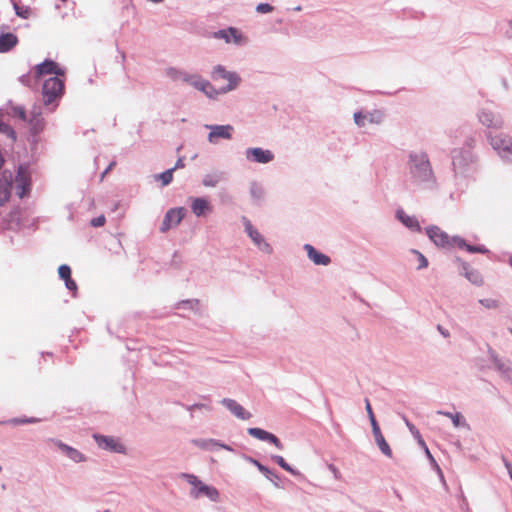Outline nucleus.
Segmentation results:
<instances>
[{"label": "nucleus", "instance_id": "obj_1", "mask_svg": "<svg viewBox=\"0 0 512 512\" xmlns=\"http://www.w3.org/2000/svg\"><path fill=\"white\" fill-rule=\"evenodd\" d=\"M408 169L411 183L420 189L433 190L437 180L428 154L424 151H412L408 155Z\"/></svg>", "mask_w": 512, "mask_h": 512}, {"label": "nucleus", "instance_id": "obj_2", "mask_svg": "<svg viewBox=\"0 0 512 512\" xmlns=\"http://www.w3.org/2000/svg\"><path fill=\"white\" fill-rule=\"evenodd\" d=\"M426 234L429 239L437 246L443 249H452L458 247L465 249L469 253L488 254L490 251L484 245H470L460 236L450 237L445 231L438 226L432 225L426 228Z\"/></svg>", "mask_w": 512, "mask_h": 512}, {"label": "nucleus", "instance_id": "obj_3", "mask_svg": "<svg viewBox=\"0 0 512 512\" xmlns=\"http://www.w3.org/2000/svg\"><path fill=\"white\" fill-rule=\"evenodd\" d=\"M451 157L455 175L467 177L477 171L479 157L474 151L456 148Z\"/></svg>", "mask_w": 512, "mask_h": 512}, {"label": "nucleus", "instance_id": "obj_4", "mask_svg": "<svg viewBox=\"0 0 512 512\" xmlns=\"http://www.w3.org/2000/svg\"><path fill=\"white\" fill-rule=\"evenodd\" d=\"M486 139L499 155L508 163H512V137L505 133L493 134L491 131L485 133Z\"/></svg>", "mask_w": 512, "mask_h": 512}, {"label": "nucleus", "instance_id": "obj_5", "mask_svg": "<svg viewBox=\"0 0 512 512\" xmlns=\"http://www.w3.org/2000/svg\"><path fill=\"white\" fill-rule=\"evenodd\" d=\"M180 477L193 486L190 491V496L192 498L199 499L201 497H207L213 502H217L219 500L218 490L213 486L203 483L197 476L189 473H182Z\"/></svg>", "mask_w": 512, "mask_h": 512}, {"label": "nucleus", "instance_id": "obj_6", "mask_svg": "<svg viewBox=\"0 0 512 512\" xmlns=\"http://www.w3.org/2000/svg\"><path fill=\"white\" fill-rule=\"evenodd\" d=\"M64 92V81L59 77L46 79L42 86L43 102L46 106L60 99Z\"/></svg>", "mask_w": 512, "mask_h": 512}, {"label": "nucleus", "instance_id": "obj_7", "mask_svg": "<svg viewBox=\"0 0 512 512\" xmlns=\"http://www.w3.org/2000/svg\"><path fill=\"white\" fill-rule=\"evenodd\" d=\"M211 77L214 80L225 79L228 81L226 86L221 87V92L233 91L239 86L241 82V78L236 72L227 71L222 65H216L213 68Z\"/></svg>", "mask_w": 512, "mask_h": 512}, {"label": "nucleus", "instance_id": "obj_8", "mask_svg": "<svg viewBox=\"0 0 512 512\" xmlns=\"http://www.w3.org/2000/svg\"><path fill=\"white\" fill-rule=\"evenodd\" d=\"M479 122L488 129L499 130L504 126V120L501 114L490 109L482 108L477 113Z\"/></svg>", "mask_w": 512, "mask_h": 512}, {"label": "nucleus", "instance_id": "obj_9", "mask_svg": "<svg viewBox=\"0 0 512 512\" xmlns=\"http://www.w3.org/2000/svg\"><path fill=\"white\" fill-rule=\"evenodd\" d=\"M93 438L98 447L113 453L125 454L126 447L120 440L114 436H106L101 434H93Z\"/></svg>", "mask_w": 512, "mask_h": 512}, {"label": "nucleus", "instance_id": "obj_10", "mask_svg": "<svg viewBox=\"0 0 512 512\" xmlns=\"http://www.w3.org/2000/svg\"><path fill=\"white\" fill-rule=\"evenodd\" d=\"M165 74L172 81H180L183 83H187L195 89L201 79V76L199 74H191L185 70L178 69L175 67L167 68Z\"/></svg>", "mask_w": 512, "mask_h": 512}, {"label": "nucleus", "instance_id": "obj_11", "mask_svg": "<svg viewBox=\"0 0 512 512\" xmlns=\"http://www.w3.org/2000/svg\"><path fill=\"white\" fill-rule=\"evenodd\" d=\"M15 184L16 194L19 198H24L30 193V176L28 175L27 169L23 166H19L15 178H13V185Z\"/></svg>", "mask_w": 512, "mask_h": 512}, {"label": "nucleus", "instance_id": "obj_12", "mask_svg": "<svg viewBox=\"0 0 512 512\" xmlns=\"http://www.w3.org/2000/svg\"><path fill=\"white\" fill-rule=\"evenodd\" d=\"M245 231L248 234V236L251 238L252 242L264 253L271 254L273 249L271 245L266 242L264 237L259 233V231L253 227L251 222L246 218H242Z\"/></svg>", "mask_w": 512, "mask_h": 512}, {"label": "nucleus", "instance_id": "obj_13", "mask_svg": "<svg viewBox=\"0 0 512 512\" xmlns=\"http://www.w3.org/2000/svg\"><path fill=\"white\" fill-rule=\"evenodd\" d=\"M186 211L183 207L169 209L160 226V232L165 233L173 227H176L185 217Z\"/></svg>", "mask_w": 512, "mask_h": 512}, {"label": "nucleus", "instance_id": "obj_14", "mask_svg": "<svg viewBox=\"0 0 512 512\" xmlns=\"http://www.w3.org/2000/svg\"><path fill=\"white\" fill-rule=\"evenodd\" d=\"M245 156L248 161L260 164L269 163L274 159V154L271 150L260 147L246 149Z\"/></svg>", "mask_w": 512, "mask_h": 512}, {"label": "nucleus", "instance_id": "obj_15", "mask_svg": "<svg viewBox=\"0 0 512 512\" xmlns=\"http://www.w3.org/2000/svg\"><path fill=\"white\" fill-rule=\"evenodd\" d=\"M50 441L72 462L82 463L87 461L86 455L78 449L71 447L58 439H50Z\"/></svg>", "mask_w": 512, "mask_h": 512}, {"label": "nucleus", "instance_id": "obj_16", "mask_svg": "<svg viewBox=\"0 0 512 512\" xmlns=\"http://www.w3.org/2000/svg\"><path fill=\"white\" fill-rule=\"evenodd\" d=\"M13 189V174L4 170L0 177V206L5 205L11 197Z\"/></svg>", "mask_w": 512, "mask_h": 512}, {"label": "nucleus", "instance_id": "obj_17", "mask_svg": "<svg viewBox=\"0 0 512 512\" xmlns=\"http://www.w3.org/2000/svg\"><path fill=\"white\" fill-rule=\"evenodd\" d=\"M35 77L40 78L43 75L54 74V77L64 76L65 70L50 59L44 60L42 63L35 66Z\"/></svg>", "mask_w": 512, "mask_h": 512}, {"label": "nucleus", "instance_id": "obj_18", "mask_svg": "<svg viewBox=\"0 0 512 512\" xmlns=\"http://www.w3.org/2000/svg\"><path fill=\"white\" fill-rule=\"evenodd\" d=\"M190 207L196 217H206L213 211V206L205 197H190Z\"/></svg>", "mask_w": 512, "mask_h": 512}, {"label": "nucleus", "instance_id": "obj_19", "mask_svg": "<svg viewBox=\"0 0 512 512\" xmlns=\"http://www.w3.org/2000/svg\"><path fill=\"white\" fill-rule=\"evenodd\" d=\"M206 128L210 129L208 134V141L210 143H216L217 138L231 139L233 126L227 125H206Z\"/></svg>", "mask_w": 512, "mask_h": 512}, {"label": "nucleus", "instance_id": "obj_20", "mask_svg": "<svg viewBox=\"0 0 512 512\" xmlns=\"http://www.w3.org/2000/svg\"><path fill=\"white\" fill-rule=\"evenodd\" d=\"M220 403L238 419L248 420L252 417V414L234 399L223 398Z\"/></svg>", "mask_w": 512, "mask_h": 512}, {"label": "nucleus", "instance_id": "obj_21", "mask_svg": "<svg viewBox=\"0 0 512 512\" xmlns=\"http://www.w3.org/2000/svg\"><path fill=\"white\" fill-rule=\"evenodd\" d=\"M247 432L250 436H252L258 440L266 441V442L273 444L279 450L283 449V444L279 440V438L264 429L252 427V428H248Z\"/></svg>", "mask_w": 512, "mask_h": 512}, {"label": "nucleus", "instance_id": "obj_22", "mask_svg": "<svg viewBox=\"0 0 512 512\" xmlns=\"http://www.w3.org/2000/svg\"><path fill=\"white\" fill-rule=\"evenodd\" d=\"M491 359L501 377L512 383V363L501 360L494 352H491Z\"/></svg>", "mask_w": 512, "mask_h": 512}, {"label": "nucleus", "instance_id": "obj_23", "mask_svg": "<svg viewBox=\"0 0 512 512\" xmlns=\"http://www.w3.org/2000/svg\"><path fill=\"white\" fill-rule=\"evenodd\" d=\"M383 115L379 111H374L371 113H362L355 112L354 113V122L358 127H364L367 122L379 124L382 122Z\"/></svg>", "mask_w": 512, "mask_h": 512}, {"label": "nucleus", "instance_id": "obj_24", "mask_svg": "<svg viewBox=\"0 0 512 512\" xmlns=\"http://www.w3.org/2000/svg\"><path fill=\"white\" fill-rule=\"evenodd\" d=\"M214 38L223 39L226 43L233 42L237 45L241 44L242 41V35L234 27H229L227 29H221L214 32Z\"/></svg>", "mask_w": 512, "mask_h": 512}, {"label": "nucleus", "instance_id": "obj_25", "mask_svg": "<svg viewBox=\"0 0 512 512\" xmlns=\"http://www.w3.org/2000/svg\"><path fill=\"white\" fill-rule=\"evenodd\" d=\"M372 433L374 436L375 443L378 446V448L380 449V451L388 458H392V456H393L392 450H391L389 444L387 443V441L385 440V438L381 432V429L379 427V424H375L374 426H372Z\"/></svg>", "mask_w": 512, "mask_h": 512}, {"label": "nucleus", "instance_id": "obj_26", "mask_svg": "<svg viewBox=\"0 0 512 512\" xmlns=\"http://www.w3.org/2000/svg\"><path fill=\"white\" fill-rule=\"evenodd\" d=\"M304 250L307 252L308 258L315 264V265H323L327 266L330 264L331 259L329 256L317 251L311 244H305Z\"/></svg>", "mask_w": 512, "mask_h": 512}, {"label": "nucleus", "instance_id": "obj_27", "mask_svg": "<svg viewBox=\"0 0 512 512\" xmlns=\"http://www.w3.org/2000/svg\"><path fill=\"white\" fill-rule=\"evenodd\" d=\"M196 90L203 92L208 98L216 99L220 94H226L227 92H221L220 89H216L208 80L201 77Z\"/></svg>", "mask_w": 512, "mask_h": 512}, {"label": "nucleus", "instance_id": "obj_28", "mask_svg": "<svg viewBox=\"0 0 512 512\" xmlns=\"http://www.w3.org/2000/svg\"><path fill=\"white\" fill-rule=\"evenodd\" d=\"M192 443L204 450H212L215 447H219L228 451H233V449L224 443H221L220 441L216 439H194Z\"/></svg>", "mask_w": 512, "mask_h": 512}, {"label": "nucleus", "instance_id": "obj_29", "mask_svg": "<svg viewBox=\"0 0 512 512\" xmlns=\"http://www.w3.org/2000/svg\"><path fill=\"white\" fill-rule=\"evenodd\" d=\"M396 217L401 221V223L406 226L408 229L412 231H421V226L419 221L415 216L407 215L402 209H398L396 211Z\"/></svg>", "mask_w": 512, "mask_h": 512}, {"label": "nucleus", "instance_id": "obj_30", "mask_svg": "<svg viewBox=\"0 0 512 512\" xmlns=\"http://www.w3.org/2000/svg\"><path fill=\"white\" fill-rule=\"evenodd\" d=\"M30 130L32 134L37 135L41 133L45 127V121L40 111L34 109L31 112V118L29 119Z\"/></svg>", "mask_w": 512, "mask_h": 512}, {"label": "nucleus", "instance_id": "obj_31", "mask_svg": "<svg viewBox=\"0 0 512 512\" xmlns=\"http://www.w3.org/2000/svg\"><path fill=\"white\" fill-rule=\"evenodd\" d=\"M18 43V38L13 33H5L0 36V53L10 51Z\"/></svg>", "mask_w": 512, "mask_h": 512}, {"label": "nucleus", "instance_id": "obj_32", "mask_svg": "<svg viewBox=\"0 0 512 512\" xmlns=\"http://www.w3.org/2000/svg\"><path fill=\"white\" fill-rule=\"evenodd\" d=\"M437 413L450 418L455 427L468 426L466 420L464 419L463 415L460 412L451 413L447 411H438Z\"/></svg>", "mask_w": 512, "mask_h": 512}, {"label": "nucleus", "instance_id": "obj_33", "mask_svg": "<svg viewBox=\"0 0 512 512\" xmlns=\"http://www.w3.org/2000/svg\"><path fill=\"white\" fill-rule=\"evenodd\" d=\"M38 79L39 78L35 77V73L31 74L30 72H28L19 77V82L26 87L36 89L38 85Z\"/></svg>", "mask_w": 512, "mask_h": 512}, {"label": "nucleus", "instance_id": "obj_34", "mask_svg": "<svg viewBox=\"0 0 512 512\" xmlns=\"http://www.w3.org/2000/svg\"><path fill=\"white\" fill-rule=\"evenodd\" d=\"M246 459H247V461H249L250 463L255 465L257 467V469L261 473H263L269 480H272L271 476L275 477L276 479L279 478L277 474H275L273 471H271L268 467L261 464L258 460L254 459L252 457H247Z\"/></svg>", "mask_w": 512, "mask_h": 512}, {"label": "nucleus", "instance_id": "obj_35", "mask_svg": "<svg viewBox=\"0 0 512 512\" xmlns=\"http://www.w3.org/2000/svg\"><path fill=\"white\" fill-rule=\"evenodd\" d=\"M250 194L254 200L261 201L265 195V190L259 183L252 182L250 184Z\"/></svg>", "mask_w": 512, "mask_h": 512}, {"label": "nucleus", "instance_id": "obj_36", "mask_svg": "<svg viewBox=\"0 0 512 512\" xmlns=\"http://www.w3.org/2000/svg\"><path fill=\"white\" fill-rule=\"evenodd\" d=\"M222 178V173L206 174L202 179L205 187H215Z\"/></svg>", "mask_w": 512, "mask_h": 512}, {"label": "nucleus", "instance_id": "obj_37", "mask_svg": "<svg viewBox=\"0 0 512 512\" xmlns=\"http://www.w3.org/2000/svg\"><path fill=\"white\" fill-rule=\"evenodd\" d=\"M9 227H19L21 224V209L19 207L14 208L9 215Z\"/></svg>", "mask_w": 512, "mask_h": 512}, {"label": "nucleus", "instance_id": "obj_38", "mask_svg": "<svg viewBox=\"0 0 512 512\" xmlns=\"http://www.w3.org/2000/svg\"><path fill=\"white\" fill-rule=\"evenodd\" d=\"M404 421L413 437L417 440V443L420 446H425V441L423 440L419 430L415 427V425L412 424L406 417H404Z\"/></svg>", "mask_w": 512, "mask_h": 512}, {"label": "nucleus", "instance_id": "obj_39", "mask_svg": "<svg viewBox=\"0 0 512 512\" xmlns=\"http://www.w3.org/2000/svg\"><path fill=\"white\" fill-rule=\"evenodd\" d=\"M465 277L473 284L481 285L483 280L481 274L475 270L471 269L465 273Z\"/></svg>", "mask_w": 512, "mask_h": 512}, {"label": "nucleus", "instance_id": "obj_40", "mask_svg": "<svg viewBox=\"0 0 512 512\" xmlns=\"http://www.w3.org/2000/svg\"><path fill=\"white\" fill-rule=\"evenodd\" d=\"M173 172L174 169H167L166 171L162 172L161 174L156 175L157 179H160L163 186L169 185L173 180Z\"/></svg>", "mask_w": 512, "mask_h": 512}, {"label": "nucleus", "instance_id": "obj_41", "mask_svg": "<svg viewBox=\"0 0 512 512\" xmlns=\"http://www.w3.org/2000/svg\"><path fill=\"white\" fill-rule=\"evenodd\" d=\"M11 2L13 3V7H14V10H15V13L17 16H19L23 19H27L30 16V9L28 7H25V8L20 7L15 2V0H11Z\"/></svg>", "mask_w": 512, "mask_h": 512}, {"label": "nucleus", "instance_id": "obj_42", "mask_svg": "<svg viewBox=\"0 0 512 512\" xmlns=\"http://www.w3.org/2000/svg\"><path fill=\"white\" fill-rule=\"evenodd\" d=\"M479 303L486 309H497L500 306V302L493 298L480 299Z\"/></svg>", "mask_w": 512, "mask_h": 512}, {"label": "nucleus", "instance_id": "obj_43", "mask_svg": "<svg viewBox=\"0 0 512 512\" xmlns=\"http://www.w3.org/2000/svg\"><path fill=\"white\" fill-rule=\"evenodd\" d=\"M412 253L417 255L419 261V265L417 267L418 270H422L428 267V260L421 252H419L418 250H412Z\"/></svg>", "mask_w": 512, "mask_h": 512}, {"label": "nucleus", "instance_id": "obj_44", "mask_svg": "<svg viewBox=\"0 0 512 512\" xmlns=\"http://www.w3.org/2000/svg\"><path fill=\"white\" fill-rule=\"evenodd\" d=\"M421 447L424 449L425 454H426L427 458L429 459L430 463L435 467V469L437 470V472L440 474L441 478L443 479L442 471H441L439 465L437 464L436 460L434 459V457L430 453L427 445L425 444V446H421Z\"/></svg>", "mask_w": 512, "mask_h": 512}, {"label": "nucleus", "instance_id": "obj_45", "mask_svg": "<svg viewBox=\"0 0 512 512\" xmlns=\"http://www.w3.org/2000/svg\"><path fill=\"white\" fill-rule=\"evenodd\" d=\"M58 274L63 280L69 279L71 278V268L68 265L63 264L58 268Z\"/></svg>", "mask_w": 512, "mask_h": 512}, {"label": "nucleus", "instance_id": "obj_46", "mask_svg": "<svg viewBox=\"0 0 512 512\" xmlns=\"http://www.w3.org/2000/svg\"><path fill=\"white\" fill-rule=\"evenodd\" d=\"M476 137L475 136H468L466 137V139L464 140V143H463V146L460 148V149H466V150H471L473 151V149L475 148L476 146Z\"/></svg>", "mask_w": 512, "mask_h": 512}, {"label": "nucleus", "instance_id": "obj_47", "mask_svg": "<svg viewBox=\"0 0 512 512\" xmlns=\"http://www.w3.org/2000/svg\"><path fill=\"white\" fill-rule=\"evenodd\" d=\"M365 409L368 414V417H369V420L371 423V427L374 426L375 424H378V422L376 421L375 415L373 413L371 404L368 399H365Z\"/></svg>", "mask_w": 512, "mask_h": 512}, {"label": "nucleus", "instance_id": "obj_48", "mask_svg": "<svg viewBox=\"0 0 512 512\" xmlns=\"http://www.w3.org/2000/svg\"><path fill=\"white\" fill-rule=\"evenodd\" d=\"M12 115L19 117L23 121H25L27 118L26 111L23 106H13Z\"/></svg>", "mask_w": 512, "mask_h": 512}, {"label": "nucleus", "instance_id": "obj_49", "mask_svg": "<svg viewBox=\"0 0 512 512\" xmlns=\"http://www.w3.org/2000/svg\"><path fill=\"white\" fill-rule=\"evenodd\" d=\"M273 9H274V8H273V6H271V5H270V4H268V3H260V4H258V5H257V7H256V11H257L258 13H263V14H265V13H270V12H272V11H273Z\"/></svg>", "mask_w": 512, "mask_h": 512}, {"label": "nucleus", "instance_id": "obj_50", "mask_svg": "<svg viewBox=\"0 0 512 512\" xmlns=\"http://www.w3.org/2000/svg\"><path fill=\"white\" fill-rule=\"evenodd\" d=\"M106 219L104 215H99L90 221V225L93 227H101L105 224Z\"/></svg>", "mask_w": 512, "mask_h": 512}, {"label": "nucleus", "instance_id": "obj_51", "mask_svg": "<svg viewBox=\"0 0 512 512\" xmlns=\"http://www.w3.org/2000/svg\"><path fill=\"white\" fill-rule=\"evenodd\" d=\"M179 305H185L187 306L189 309H196L199 305V300L197 299H193V300H185V301H182L179 303Z\"/></svg>", "mask_w": 512, "mask_h": 512}, {"label": "nucleus", "instance_id": "obj_52", "mask_svg": "<svg viewBox=\"0 0 512 512\" xmlns=\"http://www.w3.org/2000/svg\"><path fill=\"white\" fill-rule=\"evenodd\" d=\"M64 281H65V286L68 290H70V291L77 290L76 282L72 278L66 279Z\"/></svg>", "mask_w": 512, "mask_h": 512}, {"label": "nucleus", "instance_id": "obj_53", "mask_svg": "<svg viewBox=\"0 0 512 512\" xmlns=\"http://www.w3.org/2000/svg\"><path fill=\"white\" fill-rule=\"evenodd\" d=\"M186 409L189 410V411H192L194 409H207V410H210V407L206 404H202V403H197V404H193L191 406H186Z\"/></svg>", "mask_w": 512, "mask_h": 512}, {"label": "nucleus", "instance_id": "obj_54", "mask_svg": "<svg viewBox=\"0 0 512 512\" xmlns=\"http://www.w3.org/2000/svg\"><path fill=\"white\" fill-rule=\"evenodd\" d=\"M271 459L277 463L281 468L287 463L285 459L280 455H273L271 456Z\"/></svg>", "mask_w": 512, "mask_h": 512}, {"label": "nucleus", "instance_id": "obj_55", "mask_svg": "<svg viewBox=\"0 0 512 512\" xmlns=\"http://www.w3.org/2000/svg\"><path fill=\"white\" fill-rule=\"evenodd\" d=\"M285 471L291 473L292 475L294 476H300L301 473L298 471V470H295L294 468H292L288 463H286L283 468Z\"/></svg>", "mask_w": 512, "mask_h": 512}, {"label": "nucleus", "instance_id": "obj_56", "mask_svg": "<svg viewBox=\"0 0 512 512\" xmlns=\"http://www.w3.org/2000/svg\"><path fill=\"white\" fill-rule=\"evenodd\" d=\"M437 330L439 331V333L444 337V338H448L450 337V332L448 329L444 328L442 325L438 324L437 325Z\"/></svg>", "mask_w": 512, "mask_h": 512}, {"label": "nucleus", "instance_id": "obj_57", "mask_svg": "<svg viewBox=\"0 0 512 512\" xmlns=\"http://www.w3.org/2000/svg\"><path fill=\"white\" fill-rule=\"evenodd\" d=\"M502 460H503L505 468L507 469V472L512 480V464L505 457H502Z\"/></svg>", "mask_w": 512, "mask_h": 512}, {"label": "nucleus", "instance_id": "obj_58", "mask_svg": "<svg viewBox=\"0 0 512 512\" xmlns=\"http://www.w3.org/2000/svg\"><path fill=\"white\" fill-rule=\"evenodd\" d=\"M184 166H185V164H184V159H183L182 157H180V158L176 161V163H175L174 167H172L171 169H174V171H175V170H177V169L184 168Z\"/></svg>", "mask_w": 512, "mask_h": 512}, {"label": "nucleus", "instance_id": "obj_59", "mask_svg": "<svg viewBox=\"0 0 512 512\" xmlns=\"http://www.w3.org/2000/svg\"><path fill=\"white\" fill-rule=\"evenodd\" d=\"M505 36L512 39V20L508 22V29L505 31Z\"/></svg>", "mask_w": 512, "mask_h": 512}, {"label": "nucleus", "instance_id": "obj_60", "mask_svg": "<svg viewBox=\"0 0 512 512\" xmlns=\"http://www.w3.org/2000/svg\"><path fill=\"white\" fill-rule=\"evenodd\" d=\"M116 162L115 161H112L108 167L103 171L102 175H101V179H103L106 174L115 166Z\"/></svg>", "mask_w": 512, "mask_h": 512}, {"label": "nucleus", "instance_id": "obj_61", "mask_svg": "<svg viewBox=\"0 0 512 512\" xmlns=\"http://www.w3.org/2000/svg\"><path fill=\"white\" fill-rule=\"evenodd\" d=\"M12 422L16 423V424H24V423L34 422V419H14V420H12Z\"/></svg>", "mask_w": 512, "mask_h": 512}, {"label": "nucleus", "instance_id": "obj_62", "mask_svg": "<svg viewBox=\"0 0 512 512\" xmlns=\"http://www.w3.org/2000/svg\"><path fill=\"white\" fill-rule=\"evenodd\" d=\"M461 269H462V272H461V273H462V274H464V275H465V273H466L467 271H470V270H471V268H470L469 264H468V263H466V262H461Z\"/></svg>", "mask_w": 512, "mask_h": 512}, {"label": "nucleus", "instance_id": "obj_63", "mask_svg": "<svg viewBox=\"0 0 512 512\" xmlns=\"http://www.w3.org/2000/svg\"><path fill=\"white\" fill-rule=\"evenodd\" d=\"M271 478H272V480H271V481L274 483V485H275V486H278V484H277V482H276V480H277V479H276L275 477H273V476H271Z\"/></svg>", "mask_w": 512, "mask_h": 512}, {"label": "nucleus", "instance_id": "obj_64", "mask_svg": "<svg viewBox=\"0 0 512 512\" xmlns=\"http://www.w3.org/2000/svg\"><path fill=\"white\" fill-rule=\"evenodd\" d=\"M461 499L463 500V502H465V501H466V498H465V496L463 495V493L461 494Z\"/></svg>", "mask_w": 512, "mask_h": 512}]
</instances>
